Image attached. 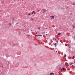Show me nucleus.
Here are the masks:
<instances>
[{
    "mask_svg": "<svg viewBox=\"0 0 75 75\" xmlns=\"http://www.w3.org/2000/svg\"><path fill=\"white\" fill-rule=\"evenodd\" d=\"M43 11L44 13H45L47 11V10L45 9H43Z\"/></svg>",
    "mask_w": 75,
    "mask_h": 75,
    "instance_id": "obj_1",
    "label": "nucleus"
},
{
    "mask_svg": "<svg viewBox=\"0 0 75 75\" xmlns=\"http://www.w3.org/2000/svg\"><path fill=\"white\" fill-rule=\"evenodd\" d=\"M64 69H65V68H63V67H62V69H61V72H62V71L63 70H64Z\"/></svg>",
    "mask_w": 75,
    "mask_h": 75,
    "instance_id": "obj_2",
    "label": "nucleus"
},
{
    "mask_svg": "<svg viewBox=\"0 0 75 75\" xmlns=\"http://www.w3.org/2000/svg\"><path fill=\"white\" fill-rule=\"evenodd\" d=\"M72 64H73V63L71 62V63H69V64L68 65H72Z\"/></svg>",
    "mask_w": 75,
    "mask_h": 75,
    "instance_id": "obj_3",
    "label": "nucleus"
},
{
    "mask_svg": "<svg viewBox=\"0 0 75 75\" xmlns=\"http://www.w3.org/2000/svg\"><path fill=\"white\" fill-rule=\"evenodd\" d=\"M50 17H52V19H54V16H50Z\"/></svg>",
    "mask_w": 75,
    "mask_h": 75,
    "instance_id": "obj_4",
    "label": "nucleus"
},
{
    "mask_svg": "<svg viewBox=\"0 0 75 75\" xmlns=\"http://www.w3.org/2000/svg\"><path fill=\"white\" fill-rule=\"evenodd\" d=\"M36 35V36H38V37H39V36L41 37V36H42V35Z\"/></svg>",
    "mask_w": 75,
    "mask_h": 75,
    "instance_id": "obj_5",
    "label": "nucleus"
},
{
    "mask_svg": "<svg viewBox=\"0 0 75 75\" xmlns=\"http://www.w3.org/2000/svg\"><path fill=\"white\" fill-rule=\"evenodd\" d=\"M9 25L11 26V23H9Z\"/></svg>",
    "mask_w": 75,
    "mask_h": 75,
    "instance_id": "obj_6",
    "label": "nucleus"
},
{
    "mask_svg": "<svg viewBox=\"0 0 75 75\" xmlns=\"http://www.w3.org/2000/svg\"><path fill=\"white\" fill-rule=\"evenodd\" d=\"M31 21H34V19H33V18L31 19Z\"/></svg>",
    "mask_w": 75,
    "mask_h": 75,
    "instance_id": "obj_7",
    "label": "nucleus"
},
{
    "mask_svg": "<svg viewBox=\"0 0 75 75\" xmlns=\"http://www.w3.org/2000/svg\"><path fill=\"white\" fill-rule=\"evenodd\" d=\"M73 27V28H75V25H73L72 26Z\"/></svg>",
    "mask_w": 75,
    "mask_h": 75,
    "instance_id": "obj_8",
    "label": "nucleus"
},
{
    "mask_svg": "<svg viewBox=\"0 0 75 75\" xmlns=\"http://www.w3.org/2000/svg\"><path fill=\"white\" fill-rule=\"evenodd\" d=\"M66 56H67V55L66 54H64V58H65V57H66Z\"/></svg>",
    "mask_w": 75,
    "mask_h": 75,
    "instance_id": "obj_9",
    "label": "nucleus"
},
{
    "mask_svg": "<svg viewBox=\"0 0 75 75\" xmlns=\"http://www.w3.org/2000/svg\"><path fill=\"white\" fill-rule=\"evenodd\" d=\"M52 74H53V73H51L50 74V75H52Z\"/></svg>",
    "mask_w": 75,
    "mask_h": 75,
    "instance_id": "obj_10",
    "label": "nucleus"
},
{
    "mask_svg": "<svg viewBox=\"0 0 75 75\" xmlns=\"http://www.w3.org/2000/svg\"><path fill=\"white\" fill-rule=\"evenodd\" d=\"M54 45H55V46H56V45H57V43H55Z\"/></svg>",
    "mask_w": 75,
    "mask_h": 75,
    "instance_id": "obj_11",
    "label": "nucleus"
},
{
    "mask_svg": "<svg viewBox=\"0 0 75 75\" xmlns=\"http://www.w3.org/2000/svg\"><path fill=\"white\" fill-rule=\"evenodd\" d=\"M33 13H34V14H35V13L34 12V11H33Z\"/></svg>",
    "mask_w": 75,
    "mask_h": 75,
    "instance_id": "obj_12",
    "label": "nucleus"
},
{
    "mask_svg": "<svg viewBox=\"0 0 75 75\" xmlns=\"http://www.w3.org/2000/svg\"><path fill=\"white\" fill-rule=\"evenodd\" d=\"M58 35H61V33H58Z\"/></svg>",
    "mask_w": 75,
    "mask_h": 75,
    "instance_id": "obj_13",
    "label": "nucleus"
},
{
    "mask_svg": "<svg viewBox=\"0 0 75 75\" xmlns=\"http://www.w3.org/2000/svg\"><path fill=\"white\" fill-rule=\"evenodd\" d=\"M72 5H75V4L73 3V4H72Z\"/></svg>",
    "mask_w": 75,
    "mask_h": 75,
    "instance_id": "obj_14",
    "label": "nucleus"
},
{
    "mask_svg": "<svg viewBox=\"0 0 75 75\" xmlns=\"http://www.w3.org/2000/svg\"><path fill=\"white\" fill-rule=\"evenodd\" d=\"M38 28L39 29V30H40L41 28Z\"/></svg>",
    "mask_w": 75,
    "mask_h": 75,
    "instance_id": "obj_15",
    "label": "nucleus"
},
{
    "mask_svg": "<svg viewBox=\"0 0 75 75\" xmlns=\"http://www.w3.org/2000/svg\"><path fill=\"white\" fill-rule=\"evenodd\" d=\"M37 11H38V12H39V11H40V10H38Z\"/></svg>",
    "mask_w": 75,
    "mask_h": 75,
    "instance_id": "obj_16",
    "label": "nucleus"
},
{
    "mask_svg": "<svg viewBox=\"0 0 75 75\" xmlns=\"http://www.w3.org/2000/svg\"><path fill=\"white\" fill-rule=\"evenodd\" d=\"M33 14V12L32 13V14Z\"/></svg>",
    "mask_w": 75,
    "mask_h": 75,
    "instance_id": "obj_17",
    "label": "nucleus"
},
{
    "mask_svg": "<svg viewBox=\"0 0 75 75\" xmlns=\"http://www.w3.org/2000/svg\"><path fill=\"white\" fill-rule=\"evenodd\" d=\"M56 42H57V43H58V40H57V41H56Z\"/></svg>",
    "mask_w": 75,
    "mask_h": 75,
    "instance_id": "obj_18",
    "label": "nucleus"
},
{
    "mask_svg": "<svg viewBox=\"0 0 75 75\" xmlns=\"http://www.w3.org/2000/svg\"><path fill=\"white\" fill-rule=\"evenodd\" d=\"M74 57H75V56H73V58H74Z\"/></svg>",
    "mask_w": 75,
    "mask_h": 75,
    "instance_id": "obj_19",
    "label": "nucleus"
},
{
    "mask_svg": "<svg viewBox=\"0 0 75 75\" xmlns=\"http://www.w3.org/2000/svg\"><path fill=\"white\" fill-rule=\"evenodd\" d=\"M28 15H30V13H29Z\"/></svg>",
    "mask_w": 75,
    "mask_h": 75,
    "instance_id": "obj_20",
    "label": "nucleus"
},
{
    "mask_svg": "<svg viewBox=\"0 0 75 75\" xmlns=\"http://www.w3.org/2000/svg\"><path fill=\"white\" fill-rule=\"evenodd\" d=\"M47 28H46V30H47Z\"/></svg>",
    "mask_w": 75,
    "mask_h": 75,
    "instance_id": "obj_21",
    "label": "nucleus"
},
{
    "mask_svg": "<svg viewBox=\"0 0 75 75\" xmlns=\"http://www.w3.org/2000/svg\"><path fill=\"white\" fill-rule=\"evenodd\" d=\"M36 34H37V32H36Z\"/></svg>",
    "mask_w": 75,
    "mask_h": 75,
    "instance_id": "obj_22",
    "label": "nucleus"
},
{
    "mask_svg": "<svg viewBox=\"0 0 75 75\" xmlns=\"http://www.w3.org/2000/svg\"><path fill=\"white\" fill-rule=\"evenodd\" d=\"M51 20H52V18H51Z\"/></svg>",
    "mask_w": 75,
    "mask_h": 75,
    "instance_id": "obj_23",
    "label": "nucleus"
},
{
    "mask_svg": "<svg viewBox=\"0 0 75 75\" xmlns=\"http://www.w3.org/2000/svg\"><path fill=\"white\" fill-rule=\"evenodd\" d=\"M53 40H54V38H53Z\"/></svg>",
    "mask_w": 75,
    "mask_h": 75,
    "instance_id": "obj_24",
    "label": "nucleus"
},
{
    "mask_svg": "<svg viewBox=\"0 0 75 75\" xmlns=\"http://www.w3.org/2000/svg\"><path fill=\"white\" fill-rule=\"evenodd\" d=\"M31 31H32V30H31Z\"/></svg>",
    "mask_w": 75,
    "mask_h": 75,
    "instance_id": "obj_25",
    "label": "nucleus"
},
{
    "mask_svg": "<svg viewBox=\"0 0 75 75\" xmlns=\"http://www.w3.org/2000/svg\"><path fill=\"white\" fill-rule=\"evenodd\" d=\"M67 8H68V7H67Z\"/></svg>",
    "mask_w": 75,
    "mask_h": 75,
    "instance_id": "obj_26",
    "label": "nucleus"
},
{
    "mask_svg": "<svg viewBox=\"0 0 75 75\" xmlns=\"http://www.w3.org/2000/svg\"><path fill=\"white\" fill-rule=\"evenodd\" d=\"M2 67H3V66H2Z\"/></svg>",
    "mask_w": 75,
    "mask_h": 75,
    "instance_id": "obj_27",
    "label": "nucleus"
},
{
    "mask_svg": "<svg viewBox=\"0 0 75 75\" xmlns=\"http://www.w3.org/2000/svg\"><path fill=\"white\" fill-rule=\"evenodd\" d=\"M56 52H57V51H56Z\"/></svg>",
    "mask_w": 75,
    "mask_h": 75,
    "instance_id": "obj_28",
    "label": "nucleus"
},
{
    "mask_svg": "<svg viewBox=\"0 0 75 75\" xmlns=\"http://www.w3.org/2000/svg\"><path fill=\"white\" fill-rule=\"evenodd\" d=\"M55 40H56V39H55Z\"/></svg>",
    "mask_w": 75,
    "mask_h": 75,
    "instance_id": "obj_29",
    "label": "nucleus"
},
{
    "mask_svg": "<svg viewBox=\"0 0 75 75\" xmlns=\"http://www.w3.org/2000/svg\"><path fill=\"white\" fill-rule=\"evenodd\" d=\"M69 50H70V49H69Z\"/></svg>",
    "mask_w": 75,
    "mask_h": 75,
    "instance_id": "obj_30",
    "label": "nucleus"
}]
</instances>
